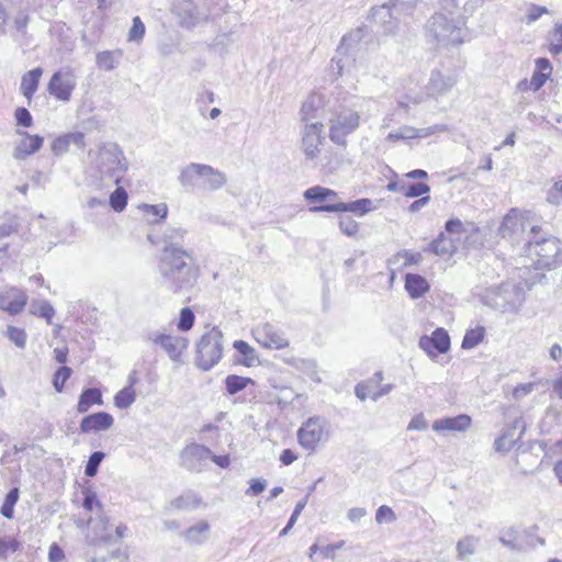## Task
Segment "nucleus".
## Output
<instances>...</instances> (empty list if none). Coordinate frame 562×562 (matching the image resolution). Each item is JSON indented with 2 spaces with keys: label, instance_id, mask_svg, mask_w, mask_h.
<instances>
[{
  "label": "nucleus",
  "instance_id": "obj_1",
  "mask_svg": "<svg viewBox=\"0 0 562 562\" xmlns=\"http://www.w3.org/2000/svg\"><path fill=\"white\" fill-rule=\"evenodd\" d=\"M158 271L161 286L171 293L192 289L199 277V269L183 248H162Z\"/></svg>",
  "mask_w": 562,
  "mask_h": 562
},
{
  "label": "nucleus",
  "instance_id": "obj_2",
  "mask_svg": "<svg viewBox=\"0 0 562 562\" xmlns=\"http://www.w3.org/2000/svg\"><path fill=\"white\" fill-rule=\"evenodd\" d=\"M88 158L91 170L100 180L117 184L127 170L124 153L115 143H104L89 150Z\"/></svg>",
  "mask_w": 562,
  "mask_h": 562
},
{
  "label": "nucleus",
  "instance_id": "obj_3",
  "mask_svg": "<svg viewBox=\"0 0 562 562\" xmlns=\"http://www.w3.org/2000/svg\"><path fill=\"white\" fill-rule=\"evenodd\" d=\"M367 35L364 29L358 27L342 37L337 49L338 57L331 60L333 69L338 76H342L345 72L349 74L352 69L358 70L361 59L368 50Z\"/></svg>",
  "mask_w": 562,
  "mask_h": 562
},
{
  "label": "nucleus",
  "instance_id": "obj_4",
  "mask_svg": "<svg viewBox=\"0 0 562 562\" xmlns=\"http://www.w3.org/2000/svg\"><path fill=\"white\" fill-rule=\"evenodd\" d=\"M525 300V285L513 281H506L497 286H491L486 289L482 295L484 305L501 313L518 314Z\"/></svg>",
  "mask_w": 562,
  "mask_h": 562
},
{
  "label": "nucleus",
  "instance_id": "obj_5",
  "mask_svg": "<svg viewBox=\"0 0 562 562\" xmlns=\"http://www.w3.org/2000/svg\"><path fill=\"white\" fill-rule=\"evenodd\" d=\"M179 182L184 188L200 187L206 191H216L227 183V176L210 165L191 162L179 175Z\"/></svg>",
  "mask_w": 562,
  "mask_h": 562
},
{
  "label": "nucleus",
  "instance_id": "obj_6",
  "mask_svg": "<svg viewBox=\"0 0 562 562\" xmlns=\"http://www.w3.org/2000/svg\"><path fill=\"white\" fill-rule=\"evenodd\" d=\"M223 357V333L212 327L203 334L195 345V366L202 371H210Z\"/></svg>",
  "mask_w": 562,
  "mask_h": 562
},
{
  "label": "nucleus",
  "instance_id": "obj_7",
  "mask_svg": "<svg viewBox=\"0 0 562 562\" xmlns=\"http://www.w3.org/2000/svg\"><path fill=\"white\" fill-rule=\"evenodd\" d=\"M515 259L518 270H543L555 268L562 261L560 248H520Z\"/></svg>",
  "mask_w": 562,
  "mask_h": 562
},
{
  "label": "nucleus",
  "instance_id": "obj_8",
  "mask_svg": "<svg viewBox=\"0 0 562 562\" xmlns=\"http://www.w3.org/2000/svg\"><path fill=\"white\" fill-rule=\"evenodd\" d=\"M360 125V113L351 108H338L329 119V138L338 146L347 145V136Z\"/></svg>",
  "mask_w": 562,
  "mask_h": 562
},
{
  "label": "nucleus",
  "instance_id": "obj_9",
  "mask_svg": "<svg viewBox=\"0 0 562 562\" xmlns=\"http://www.w3.org/2000/svg\"><path fill=\"white\" fill-rule=\"evenodd\" d=\"M427 34L441 46L459 45L463 42V31L459 23L441 13L430 18Z\"/></svg>",
  "mask_w": 562,
  "mask_h": 562
},
{
  "label": "nucleus",
  "instance_id": "obj_10",
  "mask_svg": "<svg viewBox=\"0 0 562 562\" xmlns=\"http://www.w3.org/2000/svg\"><path fill=\"white\" fill-rule=\"evenodd\" d=\"M477 234L479 228L473 223L451 218L446 222L445 232H441L429 246H438L439 243H449L451 246L473 244Z\"/></svg>",
  "mask_w": 562,
  "mask_h": 562
},
{
  "label": "nucleus",
  "instance_id": "obj_11",
  "mask_svg": "<svg viewBox=\"0 0 562 562\" xmlns=\"http://www.w3.org/2000/svg\"><path fill=\"white\" fill-rule=\"evenodd\" d=\"M77 85V78L70 67L61 68L53 74L47 85V91L56 100L68 102Z\"/></svg>",
  "mask_w": 562,
  "mask_h": 562
},
{
  "label": "nucleus",
  "instance_id": "obj_12",
  "mask_svg": "<svg viewBox=\"0 0 562 562\" xmlns=\"http://www.w3.org/2000/svg\"><path fill=\"white\" fill-rule=\"evenodd\" d=\"M210 457V448L200 443H190L180 452V464L190 472L201 473L206 469Z\"/></svg>",
  "mask_w": 562,
  "mask_h": 562
},
{
  "label": "nucleus",
  "instance_id": "obj_13",
  "mask_svg": "<svg viewBox=\"0 0 562 562\" xmlns=\"http://www.w3.org/2000/svg\"><path fill=\"white\" fill-rule=\"evenodd\" d=\"M324 125L322 122L305 123L302 130L301 148L305 155V159L313 161L319 153L321 146L325 140L323 135Z\"/></svg>",
  "mask_w": 562,
  "mask_h": 562
},
{
  "label": "nucleus",
  "instance_id": "obj_14",
  "mask_svg": "<svg viewBox=\"0 0 562 562\" xmlns=\"http://www.w3.org/2000/svg\"><path fill=\"white\" fill-rule=\"evenodd\" d=\"M529 213L528 211L522 212L518 209L509 210L501 224V236L508 243H520L519 237L525 233L526 220Z\"/></svg>",
  "mask_w": 562,
  "mask_h": 562
},
{
  "label": "nucleus",
  "instance_id": "obj_15",
  "mask_svg": "<svg viewBox=\"0 0 562 562\" xmlns=\"http://www.w3.org/2000/svg\"><path fill=\"white\" fill-rule=\"evenodd\" d=\"M251 334L255 340L267 349L280 350L289 346L284 334L270 323L256 326Z\"/></svg>",
  "mask_w": 562,
  "mask_h": 562
},
{
  "label": "nucleus",
  "instance_id": "obj_16",
  "mask_svg": "<svg viewBox=\"0 0 562 562\" xmlns=\"http://www.w3.org/2000/svg\"><path fill=\"white\" fill-rule=\"evenodd\" d=\"M326 420L319 416L310 417L297 430L300 445L306 450H314L324 436Z\"/></svg>",
  "mask_w": 562,
  "mask_h": 562
},
{
  "label": "nucleus",
  "instance_id": "obj_17",
  "mask_svg": "<svg viewBox=\"0 0 562 562\" xmlns=\"http://www.w3.org/2000/svg\"><path fill=\"white\" fill-rule=\"evenodd\" d=\"M373 202L370 199L363 198L352 202H337V203H327L319 206H312L310 211L313 213L319 212H350L358 216H363L368 212L372 211Z\"/></svg>",
  "mask_w": 562,
  "mask_h": 562
},
{
  "label": "nucleus",
  "instance_id": "obj_18",
  "mask_svg": "<svg viewBox=\"0 0 562 562\" xmlns=\"http://www.w3.org/2000/svg\"><path fill=\"white\" fill-rule=\"evenodd\" d=\"M148 339L159 345L172 361H179L189 345L187 338L167 334L153 333Z\"/></svg>",
  "mask_w": 562,
  "mask_h": 562
},
{
  "label": "nucleus",
  "instance_id": "obj_19",
  "mask_svg": "<svg viewBox=\"0 0 562 562\" xmlns=\"http://www.w3.org/2000/svg\"><path fill=\"white\" fill-rule=\"evenodd\" d=\"M15 136L18 139L14 144L13 157L16 160H24L26 157L38 151L44 144V138L42 136L31 135L22 130H16Z\"/></svg>",
  "mask_w": 562,
  "mask_h": 562
},
{
  "label": "nucleus",
  "instance_id": "obj_20",
  "mask_svg": "<svg viewBox=\"0 0 562 562\" xmlns=\"http://www.w3.org/2000/svg\"><path fill=\"white\" fill-rule=\"evenodd\" d=\"M448 131V126L446 124H434L424 128H415L413 126L404 125L396 131H392L386 136V140L390 142H398V140H409L414 138H425L432 134L443 133Z\"/></svg>",
  "mask_w": 562,
  "mask_h": 562
},
{
  "label": "nucleus",
  "instance_id": "obj_21",
  "mask_svg": "<svg viewBox=\"0 0 562 562\" xmlns=\"http://www.w3.org/2000/svg\"><path fill=\"white\" fill-rule=\"evenodd\" d=\"M419 347L430 357L446 353L450 348V337L443 328H437L431 336H423Z\"/></svg>",
  "mask_w": 562,
  "mask_h": 562
},
{
  "label": "nucleus",
  "instance_id": "obj_22",
  "mask_svg": "<svg viewBox=\"0 0 562 562\" xmlns=\"http://www.w3.org/2000/svg\"><path fill=\"white\" fill-rule=\"evenodd\" d=\"M525 431V422L522 418H516L510 427L504 430L502 436H499L494 442V449L497 452H508L517 440L520 439V436Z\"/></svg>",
  "mask_w": 562,
  "mask_h": 562
},
{
  "label": "nucleus",
  "instance_id": "obj_23",
  "mask_svg": "<svg viewBox=\"0 0 562 562\" xmlns=\"http://www.w3.org/2000/svg\"><path fill=\"white\" fill-rule=\"evenodd\" d=\"M457 81L458 78L453 74H442L440 70H432L427 86L428 93L434 97L442 95L450 91Z\"/></svg>",
  "mask_w": 562,
  "mask_h": 562
},
{
  "label": "nucleus",
  "instance_id": "obj_24",
  "mask_svg": "<svg viewBox=\"0 0 562 562\" xmlns=\"http://www.w3.org/2000/svg\"><path fill=\"white\" fill-rule=\"evenodd\" d=\"M114 419L106 412H98L83 417L80 422V430L83 434L91 431L108 430L112 427Z\"/></svg>",
  "mask_w": 562,
  "mask_h": 562
},
{
  "label": "nucleus",
  "instance_id": "obj_25",
  "mask_svg": "<svg viewBox=\"0 0 562 562\" xmlns=\"http://www.w3.org/2000/svg\"><path fill=\"white\" fill-rule=\"evenodd\" d=\"M27 296L18 289H11L0 294V308L8 313L19 314L25 306Z\"/></svg>",
  "mask_w": 562,
  "mask_h": 562
},
{
  "label": "nucleus",
  "instance_id": "obj_26",
  "mask_svg": "<svg viewBox=\"0 0 562 562\" xmlns=\"http://www.w3.org/2000/svg\"><path fill=\"white\" fill-rule=\"evenodd\" d=\"M471 417L460 414L456 417H445L432 423L435 431H465L471 426Z\"/></svg>",
  "mask_w": 562,
  "mask_h": 562
},
{
  "label": "nucleus",
  "instance_id": "obj_27",
  "mask_svg": "<svg viewBox=\"0 0 562 562\" xmlns=\"http://www.w3.org/2000/svg\"><path fill=\"white\" fill-rule=\"evenodd\" d=\"M233 347L237 351L235 362L245 367H255L260 363L255 348L244 340H235Z\"/></svg>",
  "mask_w": 562,
  "mask_h": 562
},
{
  "label": "nucleus",
  "instance_id": "obj_28",
  "mask_svg": "<svg viewBox=\"0 0 562 562\" xmlns=\"http://www.w3.org/2000/svg\"><path fill=\"white\" fill-rule=\"evenodd\" d=\"M42 75L43 69L41 67H36L22 76L20 90L29 101L32 100L36 92Z\"/></svg>",
  "mask_w": 562,
  "mask_h": 562
},
{
  "label": "nucleus",
  "instance_id": "obj_29",
  "mask_svg": "<svg viewBox=\"0 0 562 562\" xmlns=\"http://www.w3.org/2000/svg\"><path fill=\"white\" fill-rule=\"evenodd\" d=\"M429 284L427 280L419 276L407 273L405 276V290L412 299H418L429 291Z\"/></svg>",
  "mask_w": 562,
  "mask_h": 562
},
{
  "label": "nucleus",
  "instance_id": "obj_30",
  "mask_svg": "<svg viewBox=\"0 0 562 562\" xmlns=\"http://www.w3.org/2000/svg\"><path fill=\"white\" fill-rule=\"evenodd\" d=\"M151 244H164V246H180L184 243V232L181 228H167L161 236L148 235Z\"/></svg>",
  "mask_w": 562,
  "mask_h": 562
},
{
  "label": "nucleus",
  "instance_id": "obj_31",
  "mask_svg": "<svg viewBox=\"0 0 562 562\" xmlns=\"http://www.w3.org/2000/svg\"><path fill=\"white\" fill-rule=\"evenodd\" d=\"M305 200L308 202H324L329 201V203H337L338 193L331 189L314 186L308 188L303 193Z\"/></svg>",
  "mask_w": 562,
  "mask_h": 562
},
{
  "label": "nucleus",
  "instance_id": "obj_32",
  "mask_svg": "<svg viewBox=\"0 0 562 562\" xmlns=\"http://www.w3.org/2000/svg\"><path fill=\"white\" fill-rule=\"evenodd\" d=\"M122 57L123 50L121 49L103 50L97 54L95 64L99 69L111 71L116 68Z\"/></svg>",
  "mask_w": 562,
  "mask_h": 562
},
{
  "label": "nucleus",
  "instance_id": "obj_33",
  "mask_svg": "<svg viewBox=\"0 0 562 562\" xmlns=\"http://www.w3.org/2000/svg\"><path fill=\"white\" fill-rule=\"evenodd\" d=\"M103 401L101 391L95 387H89L83 390L82 393L80 394L77 404V411L78 413L83 414L88 412L93 404L101 405Z\"/></svg>",
  "mask_w": 562,
  "mask_h": 562
},
{
  "label": "nucleus",
  "instance_id": "obj_34",
  "mask_svg": "<svg viewBox=\"0 0 562 562\" xmlns=\"http://www.w3.org/2000/svg\"><path fill=\"white\" fill-rule=\"evenodd\" d=\"M109 520L104 516H100L98 522L93 527V537L88 538V541L92 546L98 543H111L114 541L113 536L108 532Z\"/></svg>",
  "mask_w": 562,
  "mask_h": 562
},
{
  "label": "nucleus",
  "instance_id": "obj_35",
  "mask_svg": "<svg viewBox=\"0 0 562 562\" xmlns=\"http://www.w3.org/2000/svg\"><path fill=\"white\" fill-rule=\"evenodd\" d=\"M559 244L560 240L546 232H543L541 226H531L529 232V237L525 246H541L542 244Z\"/></svg>",
  "mask_w": 562,
  "mask_h": 562
},
{
  "label": "nucleus",
  "instance_id": "obj_36",
  "mask_svg": "<svg viewBox=\"0 0 562 562\" xmlns=\"http://www.w3.org/2000/svg\"><path fill=\"white\" fill-rule=\"evenodd\" d=\"M254 383L255 381L251 378H245L236 374H229L225 379L226 392L229 395H235L245 390L249 384Z\"/></svg>",
  "mask_w": 562,
  "mask_h": 562
},
{
  "label": "nucleus",
  "instance_id": "obj_37",
  "mask_svg": "<svg viewBox=\"0 0 562 562\" xmlns=\"http://www.w3.org/2000/svg\"><path fill=\"white\" fill-rule=\"evenodd\" d=\"M139 210L143 211V214L147 222L156 223L161 218L167 216V206L166 204H143L139 206Z\"/></svg>",
  "mask_w": 562,
  "mask_h": 562
},
{
  "label": "nucleus",
  "instance_id": "obj_38",
  "mask_svg": "<svg viewBox=\"0 0 562 562\" xmlns=\"http://www.w3.org/2000/svg\"><path fill=\"white\" fill-rule=\"evenodd\" d=\"M209 529V524L202 520L187 529L184 537L189 542L202 543L205 540V533Z\"/></svg>",
  "mask_w": 562,
  "mask_h": 562
},
{
  "label": "nucleus",
  "instance_id": "obj_39",
  "mask_svg": "<svg viewBox=\"0 0 562 562\" xmlns=\"http://www.w3.org/2000/svg\"><path fill=\"white\" fill-rule=\"evenodd\" d=\"M20 491L18 487L11 488L4 497V502L0 508V513L3 517L11 519L14 514V506L19 501Z\"/></svg>",
  "mask_w": 562,
  "mask_h": 562
},
{
  "label": "nucleus",
  "instance_id": "obj_40",
  "mask_svg": "<svg viewBox=\"0 0 562 562\" xmlns=\"http://www.w3.org/2000/svg\"><path fill=\"white\" fill-rule=\"evenodd\" d=\"M136 400V392L131 386H125L121 391H119L114 396V405L117 408L126 409L128 408Z\"/></svg>",
  "mask_w": 562,
  "mask_h": 562
},
{
  "label": "nucleus",
  "instance_id": "obj_41",
  "mask_svg": "<svg viewBox=\"0 0 562 562\" xmlns=\"http://www.w3.org/2000/svg\"><path fill=\"white\" fill-rule=\"evenodd\" d=\"M319 102H321L319 97L316 95V94L310 95L304 101V103L302 104V108H301V119H302V121H305L306 123H308V121L311 119L316 117V111H317V108L319 105Z\"/></svg>",
  "mask_w": 562,
  "mask_h": 562
},
{
  "label": "nucleus",
  "instance_id": "obj_42",
  "mask_svg": "<svg viewBox=\"0 0 562 562\" xmlns=\"http://www.w3.org/2000/svg\"><path fill=\"white\" fill-rule=\"evenodd\" d=\"M484 334L485 329L482 326L467 330L462 340V348L472 349L476 347L483 340Z\"/></svg>",
  "mask_w": 562,
  "mask_h": 562
},
{
  "label": "nucleus",
  "instance_id": "obj_43",
  "mask_svg": "<svg viewBox=\"0 0 562 562\" xmlns=\"http://www.w3.org/2000/svg\"><path fill=\"white\" fill-rule=\"evenodd\" d=\"M127 192L124 188L117 187L110 195V206L115 212H122L127 205Z\"/></svg>",
  "mask_w": 562,
  "mask_h": 562
},
{
  "label": "nucleus",
  "instance_id": "obj_44",
  "mask_svg": "<svg viewBox=\"0 0 562 562\" xmlns=\"http://www.w3.org/2000/svg\"><path fill=\"white\" fill-rule=\"evenodd\" d=\"M31 313L43 317L47 323H50L55 311L47 301H34L31 303Z\"/></svg>",
  "mask_w": 562,
  "mask_h": 562
},
{
  "label": "nucleus",
  "instance_id": "obj_45",
  "mask_svg": "<svg viewBox=\"0 0 562 562\" xmlns=\"http://www.w3.org/2000/svg\"><path fill=\"white\" fill-rule=\"evenodd\" d=\"M104 458H105V453L102 451L92 452L86 463L85 474L89 477L95 476L98 473L99 467Z\"/></svg>",
  "mask_w": 562,
  "mask_h": 562
},
{
  "label": "nucleus",
  "instance_id": "obj_46",
  "mask_svg": "<svg viewBox=\"0 0 562 562\" xmlns=\"http://www.w3.org/2000/svg\"><path fill=\"white\" fill-rule=\"evenodd\" d=\"M195 316L190 307H182L179 315L177 327L180 331H188L194 325Z\"/></svg>",
  "mask_w": 562,
  "mask_h": 562
},
{
  "label": "nucleus",
  "instance_id": "obj_47",
  "mask_svg": "<svg viewBox=\"0 0 562 562\" xmlns=\"http://www.w3.org/2000/svg\"><path fill=\"white\" fill-rule=\"evenodd\" d=\"M201 504V498L194 493L179 496L172 501V506L178 509H186L190 506L198 507Z\"/></svg>",
  "mask_w": 562,
  "mask_h": 562
},
{
  "label": "nucleus",
  "instance_id": "obj_48",
  "mask_svg": "<svg viewBox=\"0 0 562 562\" xmlns=\"http://www.w3.org/2000/svg\"><path fill=\"white\" fill-rule=\"evenodd\" d=\"M72 373L71 368L67 366L60 367L53 376V385L56 392L60 393L64 389L66 381L70 378Z\"/></svg>",
  "mask_w": 562,
  "mask_h": 562
},
{
  "label": "nucleus",
  "instance_id": "obj_49",
  "mask_svg": "<svg viewBox=\"0 0 562 562\" xmlns=\"http://www.w3.org/2000/svg\"><path fill=\"white\" fill-rule=\"evenodd\" d=\"M430 191V187L426 183H404V195L408 198H418Z\"/></svg>",
  "mask_w": 562,
  "mask_h": 562
},
{
  "label": "nucleus",
  "instance_id": "obj_50",
  "mask_svg": "<svg viewBox=\"0 0 562 562\" xmlns=\"http://www.w3.org/2000/svg\"><path fill=\"white\" fill-rule=\"evenodd\" d=\"M20 542L13 538L0 537V560H7L10 553L19 550Z\"/></svg>",
  "mask_w": 562,
  "mask_h": 562
},
{
  "label": "nucleus",
  "instance_id": "obj_51",
  "mask_svg": "<svg viewBox=\"0 0 562 562\" xmlns=\"http://www.w3.org/2000/svg\"><path fill=\"white\" fill-rule=\"evenodd\" d=\"M402 12L409 13L411 7L406 5L404 2L395 1L391 5L383 4L376 13L379 14H389L391 18H396Z\"/></svg>",
  "mask_w": 562,
  "mask_h": 562
},
{
  "label": "nucleus",
  "instance_id": "obj_52",
  "mask_svg": "<svg viewBox=\"0 0 562 562\" xmlns=\"http://www.w3.org/2000/svg\"><path fill=\"white\" fill-rule=\"evenodd\" d=\"M477 540L473 537H467L457 543V550L460 558L465 559L474 553Z\"/></svg>",
  "mask_w": 562,
  "mask_h": 562
},
{
  "label": "nucleus",
  "instance_id": "obj_53",
  "mask_svg": "<svg viewBox=\"0 0 562 562\" xmlns=\"http://www.w3.org/2000/svg\"><path fill=\"white\" fill-rule=\"evenodd\" d=\"M8 338L19 348L23 349L26 345V334L24 329L9 326L7 330Z\"/></svg>",
  "mask_w": 562,
  "mask_h": 562
},
{
  "label": "nucleus",
  "instance_id": "obj_54",
  "mask_svg": "<svg viewBox=\"0 0 562 562\" xmlns=\"http://www.w3.org/2000/svg\"><path fill=\"white\" fill-rule=\"evenodd\" d=\"M306 503H307L306 498L296 503L294 510H293L286 526L280 531V537H284L290 532V530L295 525L299 516L301 515L302 510L305 508Z\"/></svg>",
  "mask_w": 562,
  "mask_h": 562
},
{
  "label": "nucleus",
  "instance_id": "obj_55",
  "mask_svg": "<svg viewBox=\"0 0 562 562\" xmlns=\"http://www.w3.org/2000/svg\"><path fill=\"white\" fill-rule=\"evenodd\" d=\"M145 34V25L142 22L139 16L133 18L132 27L128 31V41L130 42H139L143 40Z\"/></svg>",
  "mask_w": 562,
  "mask_h": 562
},
{
  "label": "nucleus",
  "instance_id": "obj_56",
  "mask_svg": "<svg viewBox=\"0 0 562 562\" xmlns=\"http://www.w3.org/2000/svg\"><path fill=\"white\" fill-rule=\"evenodd\" d=\"M18 225V218L15 216L3 217L0 221V240L15 232Z\"/></svg>",
  "mask_w": 562,
  "mask_h": 562
},
{
  "label": "nucleus",
  "instance_id": "obj_57",
  "mask_svg": "<svg viewBox=\"0 0 562 562\" xmlns=\"http://www.w3.org/2000/svg\"><path fill=\"white\" fill-rule=\"evenodd\" d=\"M550 53L554 56L562 53V23L557 24L551 34Z\"/></svg>",
  "mask_w": 562,
  "mask_h": 562
},
{
  "label": "nucleus",
  "instance_id": "obj_58",
  "mask_svg": "<svg viewBox=\"0 0 562 562\" xmlns=\"http://www.w3.org/2000/svg\"><path fill=\"white\" fill-rule=\"evenodd\" d=\"M422 256L420 254H411L407 250H403L396 254V256L393 258L397 263L402 261V263L398 267H407L412 265H416L420 260Z\"/></svg>",
  "mask_w": 562,
  "mask_h": 562
},
{
  "label": "nucleus",
  "instance_id": "obj_59",
  "mask_svg": "<svg viewBox=\"0 0 562 562\" xmlns=\"http://www.w3.org/2000/svg\"><path fill=\"white\" fill-rule=\"evenodd\" d=\"M547 201L550 204L558 205L562 201V180L555 181L547 193Z\"/></svg>",
  "mask_w": 562,
  "mask_h": 562
},
{
  "label": "nucleus",
  "instance_id": "obj_60",
  "mask_svg": "<svg viewBox=\"0 0 562 562\" xmlns=\"http://www.w3.org/2000/svg\"><path fill=\"white\" fill-rule=\"evenodd\" d=\"M339 227L340 231L348 236H352L358 232V223L348 215L340 217Z\"/></svg>",
  "mask_w": 562,
  "mask_h": 562
},
{
  "label": "nucleus",
  "instance_id": "obj_61",
  "mask_svg": "<svg viewBox=\"0 0 562 562\" xmlns=\"http://www.w3.org/2000/svg\"><path fill=\"white\" fill-rule=\"evenodd\" d=\"M14 119L16 124L22 127H31L33 124V117L30 111L25 108H18L14 111Z\"/></svg>",
  "mask_w": 562,
  "mask_h": 562
},
{
  "label": "nucleus",
  "instance_id": "obj_62",
  "mask_svg": "<svg viewBox=\"0 0 562 562\" xmlns=\"http://www.w3.org/2000/svg\"><path fill=\"white\" fill-rule=\"evenodd\" d=\"M395 519L396 516L391 507L382 505L378 508L375 514V520L378 524H382L384 521L392 522Z\"/></svg>",
  "mask_w": 562,
  "mask_h": 562
},
{
  "label": "nucleus",
  "instance_id": "obj_63",
  "mask_svg": "<svg viewBox=\"0 0 562 562\" xmlns=\"http://www.w3.org/2000/svg\"><path fill=\"white\" fill-rule=\"evenodd\" d=\"M546 13H548V9L546 7L530 4L526 15V23L531 24Z\"/></svg>",
  "mask_w": 562,
  "mask_h": 562
},
{
  "label": "nucleus",
  "instance_id": "obj_64",
  "mask_svg": "<svg viewBox=\"0 0 562 562\" xmlns=\"http://www.w3.org/2000/svg\"><path fill=\"white\" fill-rule=\"evenodd\" d=\"M267 487V480L265 479H251L249 487L246 490L247 495L257 496L262 493Z\"/></svg>",
  "mask_w": 562,
  "mask_h": 562
}]
</instances>
